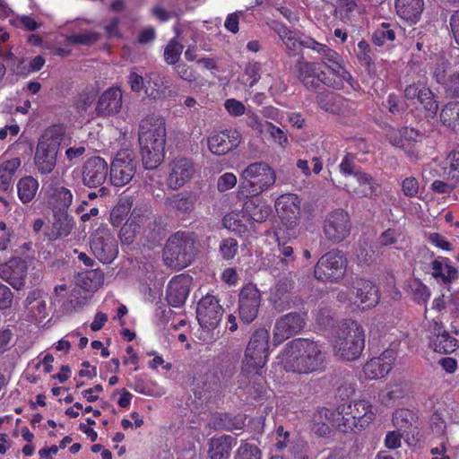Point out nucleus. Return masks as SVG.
Masks as SVG:
<instances>
[{
	"label": "nucleus",
	"instance_id": "f257e3e1",
	"mask_svg": "<svg viewBox=\"0 0 459 459\" xmlns=\"http://www.w3.org/2000/svg\"><path fill=\"white\" fill-rule=\"evenodd\" d=\"M138 140L143 164L147 169H156L164 160L166 123L162 116L151 114L140 121Z\"/></svg>",
	"mask_w": 459,
	"mask_h": 459
},
{
	"label": "nucleus",
	"instance_id": "f03ea898",
	"mask_svg": "<svg viewBox=\"0 0 459 459\" xmlns=\"http://www.w3.org/2000/svg\"><path fill=\"white\" fill-rule=\"evenodd\" d=\"M325 361L322 347L308 339L290 342L282 353V363L287 371L308 374L319 370Z\"/></svg>",
	"mask_w": 459,
	"mask_h": 459
},
{
	"label": "nucleus",
	"instance_id": "7ed1b4c3",
	"mask_svg": "<svg viewBox=\"0 0 459 459\" xmlns=\"http://www.w3.org/2000/svg\"><path fill=\"white\" fill-rule=\"evenodd\" d=\"M332 346L335 356L352 361L359 358L365 347V333L354 320L341 322L333 333Z\"/></svg>",
	"mask_w": 459,
	"mask_h": 459
},
{
	"label": "nucleus",
	"instance_id": "20e7f679",
	"mask_svg": "<svg viewBox=\"0 0 459 459\" xmlns=\"http://www.w3.org/2000/svg\"><path fill=\"white\" fill-rule=\"evenodd\" d=\"M200 241L195 233L178 231L167 240L163 258L165 264L176 270L190 265L200 251Z\"/></svg>",
	"mask_w": 459,
	"mask_h": 459
},
{
	"label": "nucleus",
	"instance_id": "39448f33",
	"mask_svg": "<svg viewBox=\"0 0 459 459\" xmlns=\"http://www.w3.org/2000/svg\"><path fill=\"white\" fill-rule=\"evenodd\" d=\"M276 181L274 169L264 161L247 165L239 174V197H255L270 189Z\"/></svg>",
	"mask_w": 459,
	"mask_h": 459
},
{
	"label": "nucleus",
	"instance_id": "423d86ee",
	"mask_svg": "<svg viewBox=\"0 0 459 459\" xmlns=\"http://www.w3.org/2000/svg\"><path fill=\"white\" fill-rule=\"evenodd\" d=\"M64 135L63 126H52L39 139L35 152L34 164L40 174L47 175L54 170Z\"/></svg>",
	"mask_w": 459,
	"mask_h": 459
},
{
	"label": "nucleus",
	"instance_id": "0eeeda50",
	"mask_svg": "<svg viewBox=\"0 0 459 459\" xmlns=\"http://www.w3.org/2000/svg\"><path fill=\"white\" fill-rule=\"evenodd\" d=\"M374 419L375 413L371 404L366 400H358L337 407L333 426L346 433L357 427L366 428Z\"/></svg>",
	"mask_w": 459,
	"mask_h": 459
},
{
	"label": "nucleus",
	"instance_id": "6e6552de",
	"mask_svg": "<svg viewBox=\"0 0 459 459\" xmlns=\"http://www.w3.org/2000/svg\"><path fill=\"white\" fill-rule=\"evenodd\" d=\"M269 338V333L265 329H258L253 333L242 360L243 376H261L262 369L268 360Z\"/></svg>",
	"mask_w": 459,
	"mask_h": 459
},
{
	"label": "nucleus",
	"instance_id": "1a4fd4ad",
	"mask_svg": "<svg viewBox=\"0 0 459 459\" xmlns=\"http://www.w3.org/2000/svg\"><path fill=\"white\" fill-rule=\"evenodd\" d=\"M346 265L347 260L343 253L332 250L320 257L316 264L314 274L322 281H338L344 276Z\"/></svg>",
	"mask_w": 459,
	"mask_h": 459
},
{
	"label": "nucleus",
	"instance_id": "9d476101",
	"mask_svg": "<svg viewBox=\"0 0 459 459\" xmlns=\"http://www.w3.org/2000/svg\"><path fill=\"white\" fill-rule=\"evenodd\" d=\"M137 160L135 153L129 149L118 152L110 167V181L115 186L128 184L136 172Z\"/></svg>",
	"mask_w": 459,
	"mask_h": 459
},
{
	"label": "nucleus",
	"instance_id": "9b49d317",
	"mask_svg": "<svg viewBox=\"0 0 459 459\" xmlns=\"http://www.w3.org/2000/svg\"><path fill=\"white\" fill-rule=\"evenodd\" d=\"M91 248L94 255L103 264L111 263L118 254L115 236L106 227L98 228L91 237Z\"/></svg>",
	"mask_w": 459,
	"mask_h": 459
},
{
	"label": "nucleus",
	"instance_id": "f8f14e48",
	"mask_svg": "<svg viewBox=\"0 0 459 459\" xmlns=\"http://www.w3.org/2000/svg\"><path fill=\"white\" fill-rule=\"evenodd\" d=\"M351 229L350 216L343 209H335L325 216L324 233L328 240L333 243L343 241L350 235Z\"/></svg>",
	"mask_w": 459,
	"mask_h": 459
},
{
	"label": "nucleus",
	"instance_id": "ddd939ff",
	"mask_svg": "<svg viewBox=\"0 0 459 459\" xmlns=\"http://www.w3.org/2000/svg\"><path fill=\"white\" fill-rule=\"evenodd\" d=\"M306 313L291 312L279 317L273 331V342L275 346L300 333L306 325Z\"/></svg>",
	"mask_w": 459,
	"mask_h": 459
},
{
	"label": "nucleus",
	"instance_id": "4468645a",
	"mask_svg": "<svg viewBox=\"0 0 459 459\" xmlns=\"http://www.w3.org/2000/svg\"><path fill=\"white\" fill-rule=\"evenodd\" d=\"M223 312L219 299L208 293L197 304L196 317L203 328L210 330L219 325Z\"/></svg>",
	"mask_w": 459,
	"mask_h": 459
},
{
	"label": "nucleus",
	"instance_id": "2eb2a0df",
	"mask_svg": "<svg viewBox=\"0 0 459 459\" xmlns=\"http://www.w3.org/2000/svg\"><path fill=\"white\" fill-rule=\"evenodd\" d=\"M261 305V294L255 285H245L238 295L239 317L245 324L253 322L258 315Z\"/></svg>",
	"mask_w": 459,
	"mask_h": 459
},
{
	"label": "nucleus",
	"instance_id": "dca6fc26",
	"mask_svg": "<svg viewBox=\"0 0 459 459\" xmlns=\"http://www.w3.org/2000/svg\"><path fill=\"white\" fill-rule=\"evenodd\" d=\"M196 172L194 162L186 158H176L169 165L167 186L178 190L189 182Z\"/></svg>",
	"mask_w": 459,
	"mask_h": 459
},
{
	"label": "nucleus",
	"instance_id": "f3484780",
	"mask_svg": "<svg viewBox=\"0 0 459 459\" xmlns=\"http://www.w3.org/2000/svg\"><path fill=\"white\" fill-rule=\"evenodd\" d=\"M242 141L241 134L236 129L213 132L207 139L209 151L215 155H224L236 149Z\"/></svg>",
	"mask_w": 459,
	"mask_h": 459
},
{
	"label": "nucleus",
	"instance_id": "a211bd4d",
	"mask_svg": "<svg viewBox=\"0 0 459 459\" xmlns=\"http://www.w3.org/2000/svg\"><path fill=\"white\" fill-rule=\"evenodd\" d=\"M108 174V162L103 158L91 157L82 165V180L88 187H98L105 183Z\"/></svg>",
	"mask_w": 459,
	"mask_h": 459
},
{
	"label": "nucleus",
	"instance_id": "6ab92c4d",
	"mask_svg": "<svg viewBox=\"0 0 459 459\" xmlns=\"http://www.w3.org/2000/svg\"><path fill=\"white\" fill-rule=\"evenodd\" d=\"M275 210L288 228H294L300 214V200L295 194H284L275 201Z\"/></svg>",
	"mask_w": 459,
	"mask_h": 459
},
{
	"label": "nucleus",
	"instance_id": "aec40b11",
	"mask_svg": "<svg viewBox=\"0 0 459 459\" xmlns=\"http://www.w3.org/2000/svg\"><path fill=\"white\" fill-rule=\"evenodd\" d=\"M395 358L394 350H385L379 357L370 359L363 368L365 377L371 380L385 377L391 371Z\"/></svg>",
	"mask_w": 459,
	"mask_h": 459
},
{
	"label": "nucleus",
	"instance_id": "412c9836",
	"mask_svg": "<svg viewBox=\"0 0 459 459\" xmlns=\"http://www.w3.org/2000/svg\"><path fill=\"white\" fill-rule=\"evenodd\" d=\"M458 346L457 340L452 336L442 324L434 321L430 325L429 347L438 353H452Z\"/></svg>",
	"mask_w": 459,
	"mask_h": 459
},
{
	"label": "nucleus",
	"instance_id": "4be33fe9",
	"mask_svg": "<svg viewBox=\"0 0 459 459\" xmlns=\"http://www.w3.org/2000/svg\"><path fill=\"white\" fill-rule=\"evenodd\" d=\"M26 273L27 264L21 258H12L7 263L0 264V278L16 290L24 285Z\"/></svg>",
	"mask_w": 459,
	"mask_h": 459
},
{
	"label": "nucleus",
	"instance_id": "5701e85b",
	"mask_svg": "<svg viewBox=\"0 0 459 459\" xmlns=\"http://www.w3.org/2000/svg\"><path fill=\"white\" fill-rule=\"evenodd\" d=\"M355 184H347L346 189L357 197H372L377 195L379 184L370 174L358 169L354 173Z\"/></svg>",
	"mask_w": 459,
	"mask_h": 459
},
{
	"label": "nucleus",
	"instance_id": "b1692460",
	"mask_svg": "<svg viewBox=\"0 0 459 459\" xmlns=\"http://www.w3.org/2000/svg\"><path fill=\"white\" fill-rule=\"evenodd\" d=\"M295 70L298 79L307 90H316L321 82L329 84L328 82L320 77L321 74L324 75V73H318L316 63L299 60L295 65Z\"/></svg>",
	"mask_w": 459,
	"mask_h": 459
},
{
	"label": "nucleus",
	"instance_id": "393cba45",
	"mask_svg": "<svg viewBox=\"0 0 459 459\" xmlns=\"http://www.w3.org/2000/svg\"><path fill=\"white\" fill-rule=\"evenodd\" d=\"M74 221L67 211L53 210V221L51 228L45 235L49 241L66 238L74 228Z\"/></svg>",
	"mask_w": 459,
	"mask_h": 459
},
{
	"label": "nucleus",
	"instance_id": "a878e982",
	"mask_svg": "<svg viewBox=\"0 0 459 459\" xmlns=\"http://www.w3.org/2000/svg\"><path fill=\"white\" fill-rule=\"evenodd\" d=\"M322 63L338 78L337 82H329L328 85L341 88L344 82H351L352 80L351 74L343 66L342 57L335 50L330 49L325 56L322 57Z\"/></svg>",
	"mask_w": 459,
	"mask_h": 459
},
{
	"label": "nucleus",
	"instance_id": "bb28decb",
	"mask_svg": "<svg viewBox=\"0 0 459 459\" xmlns=\"http://www.w3.org/2000/svg\"><path fill=\"white\" fill-rule=\"evenodd\" d=\"M47 296L41 290L30 292L25 300V317L30 321H42L47 316Z\"/></svg>",
	"mask_w": 459,
	"mask_h": 459
},
{
	"label": "nucleus",
	"instance_id": "cd10ccee",
	"mask_svg": "<svg viewBox=\"0 0 459 459\" xmlns=\"http://www.w3.org/2000/svg\"><path fill=\"white\" fill-rule=\"evenodd\" d=\"M353 289L357 298L356 302L362 309L370 308L378 303V290L370 281L357 279L353 282Z\"/></svg>",
	"mask_w": 459,
	"mask_h": 459
},
{
	"label": "nucleus",
	"instance_id": "c85d7f7f",
	"mask_svg": "<svg viewBox=\"0 0 459 459\" xmlns=\"http://www.w3.org/2000/svg\"><path fill=\"white\" fill-rule=\"evenodd\" d=\"M122 108V92L118 88H109L100 97L96 112L99 116H113Z\"/></svg>",
	"mask_w": 459,
	"mask_h": 459
},
{
	"label": "nucleus",
	"instance_id": "c756f323",
	"mask_svg": "<svg viewBox=\"0 0 459 459\" xmlns=\"http://www.w3.org/2000/svg\"><path fill=\"white\" fill-rule=\"evenodd\" d=\"M293 286L294 282L292 280L283 279L271 288L269 300L275 309L283 311L290 307Z\"/></svg>",
	"mask_w": 459,
	"mask_h": 459
},
{
	"label": "nucleus",
	"instance_id": "7c9ffc66",
	"mask_svg": "<svg viewBox=\"0 0 459 459\" xmlns=\"http://www.w3.org/2000/svg\"><path fill=\"white\" fill-rule=\"evenodd\" d=\"M243 205L242 217L249 223L252 221L263 222L271 212V207L262 198L246 197Z\"/></svg>",
	"mask_w": 459,
	"mask_h": 459
},
{
	"label": "nucleus",
	"instance_id": "2f4dec72",
	"mask_svg": "<svg viewBox=\"0 0 459 459\" xmlns=\"http://www.w3.org/2000/svg\"><path fill=\"white\" fill-rule=\"evenodd\" d=\"M189 294L188 279L183 275H178L169 282L167 287V300L172 307H178L182 306Z\"/></svg>",
	"mask_w": 459,
	"mask_h": 459
},
{
	"label": "nucleus",
	"instance_id": "473e14b6",
	"mask_svg": "<svg viewBox=\"0 0 459 459\" xmlns=\"http://www.w3.org/2000/svg\"><path fill=\"white\" fill-rule=\"evenodd\" d=\"M236 438L232 436L212 437L209 443L208 455L210 459H228L230 451L236 446Z\"/></svg>",
	"mask_w": 459,
	"mask_h": 459
},
{
	"label": "nucleus",
	"instance_id": "72a5a7b5",
	"mask_svg": "<svg viewBox=\"0 0 459 459\" xmlns=\"http://www.w3.org/2000/svg\"><path fill=\"white\" fill-rule=\"evenodd\" d=\"M423 7V0H395L397 14L411 23H416L420 20Z\"/></svg>",
	"mask_w": 459,
	"mask_h": 459
},
{
	"label": "nucleus",
	"instance_id": "f704fd0d",
	"mask_svg": "<svg viewBox=\"0 0 459 459\" xmlns=\"http://www.w3.org/2000/svg\"><path fill=\"white\" fill-rule=\"evenodd\" d=\"M431 275L437 281L446 283L457 278V271L448 258L437 257L431 263Z\"/></svg>",
	"mask_w": 459,
	"mask_h": 459
},
{
	"label": "nucleus",
	"instance_id": "c9c22d12",
	"mask_svg": "<svg viewBox=\"0 0 459 459\" xmlns=\"http://www.w3.org/2000/svg\"><path fill=\"white\" fill-rule=\"evenodd\" d=\"M195 195L189 192L175 194L166 199V204L180 213H190L195 209Z\"/></svg>",
	"mask_w": 459,
	"mask_h": 459
},
{
	"label": "nucleus",
	"instance_id": "e433bc0d",
	"mask_svg": "<svg viewBox=\"0 0 459 459\" xmlns=\"http://www.w3.org/2000/svg\"><path fill=\"white\" fill-rule=\"evenodd\" d=\"M39 189V182L31 176L22 178L17 183V193L21 202L24 204L30 203Z\"/></svg>",
	"mask_w": 459,
	"mask_h": 459
},
{
	"label": "nucleus",
	"instance_id": "4c0bfd02",
	"mask_svg": "<svg viewBox=\"0 0 459 459\" xmlns=\"http://www.w3.org/2000/svg\"><path fill=\"white\" fill-rule=\"evenodd\" d=\"M316 101L323 109L332 113H341L342 106L347 102L342 96L332 91L320 92Z\"/></svg>",
	"mask_w": 459,
	"mask_h": 459
},
{
	"label": "nucleus",
	"instance_id": "58836bf2",
	"mask_svg": "<svg viewBox=\"0 0 459 459\" xmlns=\"http://www.w3.org/2000/svg\"><path fill=\"white\" fill-rule=\"evenodd\" d=\"M134 205V198L131 195L120 197L118 203L110 212V222L113 226L118 227L127 217Z\"/></svg>",
	"mask_w": 459,
	"mask_h": 459
},
{
	"label": "nucleus",
	"instance_id": "ea45409f",
	"mask_svg": "<svg viewBox=\"0 0 459 459\" xmlns=\"http://www.w3.org/2000/svg\"><path fill=\"white\" fill-rule=\"evenodd\" d=\"M20 166L21 160L19 158H13L0 164V189L6 191L10 188L13 178Z\"/></svg>",
	"mask_w": 459,
	"mask_h": 459
},
{
	"label": "nucleus",
	"instance_id": "a19ab883",
	"mask_svg": "<svg viewBox=\"0 0 459 459\" xmlns=\"http://www.w3.org/2000/svg\"><path fill=\"white\" fill-rule=\"evenodd\" d=\"M165 77L152 73L146 80L145 93L152 99L157 100L165 97Z\"/></svg>",
	"mask_w": 459,
	"mask_h": 459
},
{
	"label": "nucleus",
	"instance_id": "79ce46f5",
	"mask_svg": "<svg viewBox=\"0 0 459 459\" xmlns=\"http://www.w3.org/2000/svg\"><path fill=\"white\" fill-rule=\"evenodd\" d=\"M417 420L418 417L412 411L402 408L394 411L392 421L397 429L405 433L416 424Z\"/></svg>",
	"mask_w": 459,
	"mask_h": 459
},
{
	"label": "nucleus",
	"instance_id": "37998d69",
	"mask_svg": "<svg viewBox=\"0 0 459 459\" xmlns=\"http://www.w3.org/2000/svg\"><path fill=\"white\" fill-rule=\"evenodd\" d=\"M410 393V385L406 382H399L389 385L380 394L381 402L387 404L390 401H395L405 397Z\"/></svg>",
	"mask_w": 459,
	"mask_h": 459
},
{
	"label": "nucleus",
	"instance_id": "c03bdc74",
	"mask_svg": "<svg viewBox=\"0 0 459 459\" xmlns=\"http://www.w3.org/2000/svg\"><path fill=\"white\" fill-rule=\"evenodd\" d=\"M442 123L457 132L459 127V102H450L445 106L440 113Z\"/></svg>",
	"mask_w": 459,
	"mask_h": 459
},
{
	"label": "nucleus",
	"instance_id": "a18cd8bd",
	"mask_svg": "<svg viewBox=\"0 0 459 459\" xmlns=\"http://www.w3.org/2000/svg\"><path fill=\"white\" fill-rule=\"evenodd\" d=\"M396 29L395 24L389 22L381 23L372 35L373 42L377 46H384L387 42L394 41L395 39Z\"/></svg>",
	"mask_w": 459,
	"mask_h": 459
},
{
	"label": "nucleus",
	"instance_id": "49530a36",
	"mask_svg": "<svg viewBox=\"0 0 459 459\" xmlns=\"http://www.w3.org/2000/svg\"><path fill=\"white\" fill-rule=\"evenodd\" d=\"M408 291L411 299L420 305L426 304L430 298L429 289L418 279L409 281Z\"/></svg>",
	"mask_w": 459,
	"mask_h": 459
},
{
	"label": "nucleus",
	"instance_id": "de8ad7c7",
	"mask_svg": "<svg viewBox=\"0 0 459 459\" xmlns=\"http://www.w3.org/2000/svg\"><path fill=\"white\" fill-rule=\"evenodd\" d=\"M274 30L282 40L283 44L286 46V48L290 55L292 52L296 51L297 47L300 46L299 42L302 39H299L296 33L290 30L288 27L283 24L277 25L274 28Z\"/></svg>",
	"mask_w": 459,
	"mask_h": 459
},
{
	"label": "nucleus",
	"instance_id": "09e8293b",
	"mask_svg": "<svg viewBox=\"0 0 459 459\" xmlns=\"http://www.w3.org/2000/svg\"><path fill=\"white\" fill-rule=\"evenodd\" d=\"M52 197L54 199L53 210L67 211L73 202L72 192L65 186L56 187Z\"/></svg>",
	"mask_w": 459,
	"mask_h": 459
},
{
	"label": "nucleus",
	"instance_id": "8fccbe9b",
	"mask_svg": "<svg viewBox=\"0 0 459 459\" xmlns=\"http://www.w3.org/2000/svg\"><path fill=\"white\" fill-rule=\"evenodd\" d=\"M255 124L256 126H253L254 128L260 129L261 132L269 134L273 141L281 146H284L288 143V137L286 134L273 123L268 121L261 123L255 119Z\"/></svg>",
	"mask_w": 459,
	"mask_h": 459
},
{
	"label": "nucleus",
	"instance_id": "3c124183",
	"mask_svg": "<svg viewBox=\"0 0 459 459\" xmlns=\"http://www.w3.org/2000/svg\"><path fill=\"white\" fill-rule=\"evenodd\" d=\"M242 214L238 212H230L223 218V225L236 233L241 234L248 230L251 224L243 222Z\"/></svg>",
	"mask_w": 459,
	"mask_h": 459
},
{
	"label": "nucleus",
	"instance_id": "603ef678",
	"mask_svg": "<svg viewBox=\"0 0 459 459\" xmlns=\"http://www.w3.org/2000/svg\"><path fill=\"white\" fill-rule=\"evenodd\" d=\"M152 215V209L149 203L142 202L137 204L133 209L128 221H132L138 227L144 224Z\"/></svg>",
	"mask_w": 459,
	"mask_h": 459
},
{
	"label": "nucleus",
	"instance_id": "864d4df0",
	"mask_svg": "<svg viewBox=\"0 0 459 459\" xmlns=\"http://www.w3.org/2000/svg\"><path fill=\"white\" fill-rule=\"evenodd\" d=\"M336 12L342 21L347 22L352 20L356 13H359L354 0H339Z\"/></svg>",
	"mask_w": 459,
	"mask_h": 459
},
{
	"label": "nucleus",
	"instance_id": "5fc2aeb1",
	"mask_svg": "<svg viewBox=\"0 0 459 459\" xmlns=\"http://www.w3.org/2000/svg\"><path fill=\"white\" fill-rule=\"evenodd\" d=\"M444 174L455 182L459 181V152H452L446 160Z\"/></svg>",
	"mask_w": 459,
	"mask_h": 459
},
{
	"label": "nucleus",
	"instance_id": "6e6d98bb",
	"mask_svg": "<svg viewBox=\"0 0 459 459\" xmlns=\"http://www.w3.org/2000/svg\"><path fill=\"white\" fill-rule=\"evenodd\" d=\"M183 45L177 39H172L164 49V59L169 65H176L182 54Z\"/></svg>",
	"mask_w": 459,
	"mask_h": 459
},
{
	"label": "nucleus",
	"instance_id": "4d7b16f0",
	"mask_svg": "<svg viewBox=\"0 0 459 459\" xmlns=\"http://www.w3.org/2000/svg\"><path fill=\"white\" fill-rule=\"evenodd\" d=\"M99 39L100 36L96 32L83 31L69 35L66 37L65 40L70 44L90 46L97 42Z\"/></svg>",
	"mask_w": 459,
	"mask_h": 459
},
{
	"label": "nucleus",
	"instance_id": "13d9d810",
	"mask_svg": "<svg viewBox=\"0 0 459 459\" xmlns=\"http://www.w3.org/2000/svg\"><path fill=\"white\" fill-rule=\"evenodd\" d=\"M417 100L423 105L424 108L431 115H436L438 109L437 101L434 100L433 93L426 86L422 85Z\"/></svg>",
	"mask_w": 459,
	"mask_h": 459
},
{
	"label": "nucleus",
	"instance_id": "bf43d9fd",
	"mask_svg": "<svg viewBox=\"0 0 459 459\" xmlns=\"http://www.w3.org/2000/svg\"><path fill=\"white\" fill-rule=\"evenodd\" d=\"M0 56L7 62L8 66L10 67L11 71L16 74H21L25 73V68L23 67L22 64L24 60L18 59L16 55L12 51V49H9L8 51L4 53L0 52Z\"/></svg>",
	"mask_w": 459,
	"mask_h": 459
},
{
	"label": "nucleus",
	"instance_id": "052dcab7",
	"mask_svg": "<svg viewBox=\"0 0 459 459\" xmlns=\"http://www.w3.org/2000/svg\"><path fill=\"white\" fill-rule=\"evenodd\" d=\"M235 459H261V452L253 445L242 443L237 450Z\"/></svg>",
	"mask_w": 459,
	"mask_h": 459
},
{
	"label": "nucleus",
	"instance_id": "680f3d73",
	"mask_svg": "<svg viewBox=\"0 0 459 459\" xmlns=\"http://www.w3.org/2000/svg\"><path fill=\"white\" fill-rule=\"evenodd\" d=\"M96 99V92L92 91H82L75 100V108L79 112L86 111Z\"/></svg>",
	"mask_w": 459,
	"mask_h": 459
},
{
	"label": "nucleus",
	"instance_id": "e2e57ef3",
	"mask_svg": "<svg viewBox=\"0 0 459 459\" xmlns=\"http://www.w3.org/2000/svg\"><path fill=\"white\" fill-rule=\"evenodd\" d=\"M13 238V229L12 227H7L4 221H0V251L7 250Z\"/></svg>",
	"mask_w": 459,
	"mask_h": 459
},
{
	"label": "nucleus",
	"instance_id": "0e129e2a",
	"mask_svg": "<svg viewBox=\"0 0 459 459\" xmlns=\"http://www.w3.org/2000/svg\"><path fill=\"white\" fill-rule=\"evenodd\" d=\"M139 227L130 221H127L120 229L119 238L122 244H131L135 237L137 229Z\"/></svg>",
	"mask_w": 459,
	"mask_h": 459
},
{
	"label": "nucleus",
	"instance_id": "69168bd1",
	"mask_svg": "<svg viewBox=\"0 0 459 459\" xmlns=\"http://www.w3.org/2000/svg\"><path fill=\"white\" fill-rule=\"evenodd\" d=\"M17 27L28 31H34L42 26V23L30 15L17 16L14 22Z\"/></svg>",
	"mask_w": 459,
	"mask_h": 459
},
{
	"label": "nucleus",
	"instance_id": "338daca9",
	"mask_svg": "<svg viewBox=\"0 0 459 459\" xmlns=\"http://www.w3.org/2000/svg\"><path fill=\"white\" fill-rule=\"evenodd\" d=\"M448 452V441L446 437H442L440 441L430 449L431 459H451Z\"/></svg>",
	"mask_w": 459,
	"mask_h": 459
},
{
	"label": "nucleus",
	"instance_id": "774afa93",
	"mask_svg": "<svg viewBox=\"0 0 459 459\" xmlns=\"http://www.w3.org/2000/svg\"><path fill=\"white\" fill-rule=\"evenodd\" d=\"M237 251L238 242L234 238H225L220 245V252L224 259H232L236 255Z\"/></svg>",
	"mask_w": 459,
	"mask_h": 459
}]
</instances>
